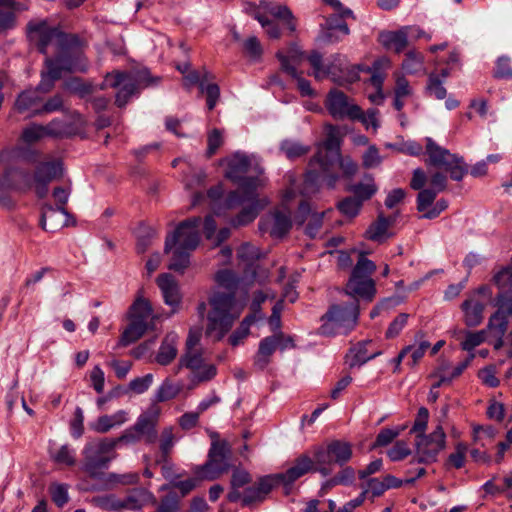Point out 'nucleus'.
<instances>
[{"instance_id": "nucleus-1", "label": "nucleus", "mask_w": 512, "mask_h": 512, "mask_svg": "<svg viewBox=\"0 0 512 512\" xmlns=\"http://www.w3.org/2000/svg\"><path fill=\"white\" fill-rule=\"evenodd\" d=\"M27 36L40 53L47 54L48 49L53 47L56 56L45 59L46 69L41 72V81L37 88L19 94L15 102L19 112L34 108L41 101L39 91L49 92L63 73L87 70L82 43L78 36L65 34L58 28L49 26L44 20L30 21L27 25Z\"/></svg>"}, {"instance_id": "nucleus-27", "label": "nucleus", "mask_w": 512, "mask_h": 512, "mask_svg": "<svg viewBox=\"0 0 512 512\" xmlns=\"http://www.w3.org/2000/svg\"><path fill=\"white\" fill-rule=\"evenodd\" d=\"M156 282L162 292L165 304L171 306L173 312H175L181 302V294L177 281L171 274L163 273L157 277Z\"/></svg>"}, {"instance_id": "nucleus-24", "label": "nucleus", "mask_w": 512, "mask_h": 512, "mask_svg": "<svg viewBox=\"0 0 512 512\" xmlns=\"http://www.w3.org/2000/svg\"><path fill=\"white\" fill-rule=\"evenodd\" d=\"M486 301L477 298V295H468L461 304L463 322L467 327H477L484 319Z\"/></svg>"}, {"instance_id": "nucleus-15", "label": "nucleus", "mask_w": 512, "mask_h": 512, "mask_svg": "<svg viewBox=\"0 0 512 512\" xmlns=\"http://www.w3.org/2000/svg\"><path fill=\"white\" fill-rule=\"evenodd\" d=\"M324 104L328 113L336 120L364 119L362 108L343 91L336 88L328 92Z\"/></svg>"}, {"instance_id": "nucleus-52", "label": "nucleus", "mask_w": 512, "mask_h": 512, "mask_svg": "<svg viewBox=\"0 0 512 512\" xmlns=\"http://www.w3.org/2000/svg\"><path fill=\"white\" fill-rule=\"evenodd\" d=\"M200 92L206 94L207 108L213 110L220 97V88L217 84H205L203 81L200 83Z\"/></svg>"}, {"instance_id": "nucleus-10", "label": "nucleus", "mask_w": 512, "mask_h": 512, "mask_svg": "<svg viewBox=\"0 0 512 512\" xmlns=\"http://www.w3.org/2000/svg\"><path fill=\"white\" fill-rule=\"evenodd\" d=\"M232 448L226 440H213L208 452L207 461L194 469L200 479L215 480L229 471Z\"/></svg>"}, {"instance_id": "nucleus-13", "label": "nucleus", "mask_w": 512, "mask_h": 512, "mask_svg": "<svg viewBox=\"0 0 512 512\" xmlns=\"http://www.w3.org/2000/svg\"><path fill=\"white\" fill-rule=\"evenodd\" d=\"M426 152L430 163L436 167L445 168L450 173L451 179L461 181L467 173V167L461 157L440 147L431 138L426 139Z\"/></svg>"}, {"instance_id": "nucleus-63", "label": "nucleus", "mask_w": 512, "mask_h": 512, "mask_svg": "<svg viewBox=\"0 0 512 512\" xmlns=\"http://www.w3.org/2000/svg\"><path fill=\"white\" fill-rule=\"evenodd\" d=\"M418 464L414 461V457L409 463L408 468L405 470L406 477L404 478V485H412L415 481L426 474V469L424 467H416Z\"/></svg>"}, {"instance_id": "nucleus-2", "label": "nucleus", "mask_w": 512, "mask_h": 512, "mask_svg": "<svg viewBox=\"0 0 512 512\" xmlns=\"http://www.w3.org/2000/svg\"><path fill=\"white\" fill-rule=\"evenodd\" d=\"M209 311L207 314V334L221 340L232 328L234 322L242 312L234 293H224L220 290L212 291L208 299Z\"/></svg>"}, {"instance_id": "nucleus-28", "label": "nucleus", "mask_w": 512, "mask_h": 512, "mask_svg": "<svg viewBox=\"0 0 512 512\" xmlns=\"http://www.w3.org/2000/svg\"><path fill=\"white\" fill-rule=\"evenodd\" d=\"M178 343L179 336L176 332L167 333L161 342L154 361L161 366L171 364L178 355Z\"/></svg>"}, {"instance_id": "nucleus-19", "label": "nucleus", "mask_w": 512, "mask_h": 512, "mask_svg": "<svg viewBox=\"0 0 512 512\" xmlns=\"http://www.w3.org/2000/svg\"><path fill=\"white\" fill-rule=\"evenodd\" d=\"M31 183L30 173L19 168L11 167L0 175V206L11 205L10 193L13 190H20L29 187Z\"/></svg>"}, {"instance_id": "nucleus-26", "label": "nucleus", "mask_w": 512, "mask_h": 512, "mask_svg": "<svg viewBox=\"0 0 512 512\" xmlns=\"http://www.w3.org/2000/svg\"><path fill=\"white\" fill-rule=\"evenodd\" d=\"M67 217L65 207L45 205L41 214V227L47 232L54 233L67 225Z\"/></svg>"}, {"instance_id": "nucleus-23", "label": "nucleus", "mask_w": 512, "mask_h": 512, "mask_svg": "<svg viewBox=\"0 0 512 512\" xmlns=\"http://www.w3.org/2000/svg\"><path fill=\"white\" fill-rule=\"evenodd\" d=\"M62 175V164L60 161H49L40 163L35 170L34 182L36 193L39 198H44L48 193V184Z\"/></svg>"}, {"instance_id": "nucleus-25", "label": "nucleus", "mask_w": 512, "mask_h": 512, "mask_svg": "<svg viewBox=\"0 0 512 512\" xmlns=\"http://www.w3.org/2000/svg\"><path fill=\"white\" fill-rule=\"evenodd\" d=\"M318 465L309 456L303 454L296 458L294 464L288 468L284 473L277 475L279 481L285 485H290L300 477L304 476L310 471H317Z\"/></svg>"}, {"instance_id": "nucleus-40", "label": "nucleus", "mask_w": 512, "mask_h": 512, "mask_svg": "<svg viewBox=\"0 0 512 512\" xmlns=\"http://www.w3.org/2000/svg\"><path fill=\"white\" fill-rule=\"evenodd\" d=\"M153 310L148 300L138 297L130 307V319L153 323Z\"/></svg>"}, {"instance_id": "nucleus-33", "label": "nucleus", "mask_w": 512, "mask_h": 512, "mask_svg": "<svg viewBox=\"0 0 512 512\" xmlns=\"http://www.w3.org/2000/svg\"><path fill=\"white\" fill-rule=\"evenodd\" d=\"M277 338L273 337V335L263 338L258 347L257 354L254 358V365L263 370L270 362V357L277 349L276 345Z\"/></svg>"}, {"instance_id": "nucleus-21", "label": "nucleus", "mask_w": 512, "mask_h": 512, "mask_svg": "<svg viewBox=\"0 0 512 512\" xmlns=\"http://www.w3.org/2000/svg\"><path fill=\"white\" fill-rule=\"evenodd\" d=\"M244 203H248V206L244 207L240 211V213L231 221V224L235 227L247 225L257 217V194L255 193L254 199L248 200L246 193H239V191H233L229 193L225 200L227 208H234Z\"/></svg>"}, {"instance_id": "nucleus-39", "label": "nucleus", "mask_w": 512, "mask_h": 512, "mask_svg": "<svg viewBox=\"0 0 512 512\" xmlns=\"http://www.w3.org/2000/svg\"><path fill=\"white\" fill-rule=\"evenodd\" d=\"M214 280L217 285L224 288V293H234L236 296L239 278L237 274L230 269H221L214 275Z\"/></svg>"}, {"instance_id": "nucleus-29", "label": "nucleus", "mask_w": 512, "mask_h": 512, "mask_svg": "<svg viewBox=\"0 0 512 512\" xmlns=\"http://www.w3.org/2000/svg\"><path fill=\"white\" fill-rule=\"evenodd\" d=\"M409 26H403L396 31H384L379 34V42L384 48L401 53L408 46Z\"/></svg>"}, {"instance_id": "nucleus-11", "label": "nucleus", "mask_w": 512, "mask_h": 512, "mask_svg": "<svg viewBox=\"0 0 512 512\" xmlns=\"http://www.w3.org/2000/svg\"><path fill=\"white\" fill-rule=\"evenodd\" d=\"M308 61L313 68V75L316 79L331 77L335 82H353L358 78V74L354 70H350L344 56L337 54L333 56L332 61L325 65L322 55L313 51L308 56Z\"/></svg>"}, {"instance_id": "nucleus-8", "label": "nucleus", "mask_w": 512, "mask_h": 512, "mask_svg": "<svg viewBox=\"0 0 512 512\" xmlns=\"http://www.w3.org/2000/svg\"><path fill=\"white\" fill-rule=\"evenodd\" d=\"M151 83L149 72L141 70L138 72H120L116 71L108 73L105 76L101 88L112 87L118 88L116 94L115 104L118 107H123L129 101V98L134 95L139 88L147 87Z\"/></svg>"}, {"instance_id": "nucleus-54", "label": "nucleus", "mask_w": 512, "mask_h": 512, "mask_svg": "<svg viewBox=\"0 0 512 512\" xmlns=\"http://www.w3.org/2000/svg\"><path fill=\"white\" fill-rule=\"evenodd\" d=\"M468 447L466 444L459 442L455 446V451L448 457V464L456 469H460L465 465Z\"/></svg>"}, {"instance_id": "nucleus-36", "label": "nucleus", "mask_w": 512, "mask_h": 512, "mask_svg": "<svg viewBox=\"0 0 512 512\" xmlns=\"http://www.w3.org/2000/svg\"><path fill=\"white\" fill-rule=\"evenodd\" d=\"M371 344V341H365L359 343L356 347L350 350L348 355V363L350 367L361 366L381 355V351H376L373 353H368L367 346Z\"/></svg>"}, {"instance_id": "nucleus-32", "label": "nucleus", "mask_w": 512, "mask_h": 512, "mask_svg": "<svg viewBox=\"0 0 512 512\" xmlns=\"http://www.w3.org/2000/svg\"><path fill=\"white\" fill-rule=\"evenodd\" d=\"M252 478L248 471L241 468H234L231 475L230 486L231 489L227 494V499L229 502H237L240 501L241 492L240 488L251 482Z\"/></svg>"}, {"instance_id": "nucleus-41", "label": "nucleus", "mask_w": 512, "mask_h": 512, "mask_svg": "<svg viewBox=\"0 0 512 512\" xmlns=\"http://www.w3.org/2000/svg\"><path fill=\"white\" fill-rule=\"evenodd\" d=\"M392 221L380 214L375 222H373L366 230V238L372 241L382 242Z\"/></svg>"}, {"instance_id": "nucleus-30", "label": "nucleus", "mask_w": 512, "mask_h": 512, "mask_svg": "<svg viewBox=\"0 0 512 512\" xmlns=\"http://www.w3.org/2000/svg\"><path fill=\"white\" fill-rule=\"evenodd\" d=\"M158 422V415L155 414H141L133 427L137 434L146 444H154L158 438L156 429Z\"/></svg>"}, {"instance_id": "nucleus-4", "label": "nucleus", "mask_w": 512, "mask_h": 512, "mask_svg": "<svg viewBox=\"0 0 512 512\" xmlns=\"http://www.w3.org/2000/svg\"><path fill=\"white\" fill-rule=\"evenodd\" d=\"M263 168L255 156L235 153L228 161L226 177L238 185L239 193H246L247 199L255 198V191L261 184Z\"/></svg>"}, {"instance_id": "nucleus-22", "label": "nucleus", "mask_w": 512, "mask_h": 512, "mask_svg": "<svg viewBox=\"0 0 512 512\" xmlns=\"http://www.w3.org/2000/svg\"><path fill=\"white\" fill-rule=\"evenodd\" d=\"M303 53L296 49L290 51V55H284L282 52L277 53V58L281 63L282 70L297 80L298 89L303 96H311L313 90L310 82L303 77L297 71V65H299Z\"/></svg>"}, {"instance_id": "nucleus-62", "label": "nucleus", "mask_w": 512, "mask_h": 512, "mask_svg": "<svg viewBox=\"0 0 512 512\" xmlns=\"http://www.w3.org/2000/svg\"><path fill=\"white\" fill-rule=\"evenodd\" d=\"M84 414L80 407H76L74 418L70 423V431L73 438L78 439L84 433Z\"/></svg>"}, {"instance_id": "nucleus-64", "label": "nucleus", "mask_w": 512, "mask_h": 512, "mask_svg": "<svg viewBox=\"0 0 512 512\" xmlns=\"http://www.w3.org/2000/svg\"><path fill=\"white\" fill-rule=\"evenodd\" d=\"M429 419V411L425 407H420L416 416V419L414 421V424L411 428V433L418 434H424L427 423Z\"/></svg>"}, {"instance_id": "nucleus-12", "label": "nucleus", "mask_w": 512, "mask_h": 512, "mask_svg": "<svg viewBox=\"0 0 512 512\" xmlns=\"http://www.w3.org/2000/svg\"><path fill=\"white\" fill-rule=\"evenodd\" d=\"M445 444L446 434L441 424L428 435H416L414 461L418 464L434 463L439 452L445 448Z\"/></svg>"}, {"instance_id": "nucleus-61", "label": "nucleus", "mask_w": 512, "mask_h": 512, "mask_svg": "<svg viewBox=\"0 0 512 512\" xmlns=\"http://www.w3.org/2000/svg\"><path fill=\"white\" fill-rule=\"evenodd\" d=\"M154 376L151 373L144 375L143 377H137L130 381L129 388L137 394L146 392L152 385Z\"/></svg>"}, {"instance_id": "nucleus-38", "label": "nucleus", "mask_w": 512, "mask_h": 512, "mask_svg": "<svg viewBox=\"0 0 512 512\" xmlns=\"http://www.w3.org/2000/svg\"><path fill=\"white\" fill-rule=\"evenodd\" d=\"M50 457L59 465L74 466L77 462L76 450L69 444H64L56 449H50Z\"/></svg>"}, {"instance_id": "nucleus-59", "label": "nucleus", "mask_w": 512, "mask_h": 512, "mask_svg": "<svg viewBox=\"0 0 512 512\" xmlns=\"http://www.w3.org/2000/svg\"><path fill=\"white\" fill-rule=\"evenodd\" d=\"M50 494L53 502L58 507H63L69 500L68 487L65 484H54L50 487Z\"/></svg>"}, {"instance_id": "nucleus-17", "label": "nucleus", "mask_w": 512, "mask_h": 512, "mask_svg": "<svg viewBox=\"0 0 512 512\" xmlns=\"http://www.w3.org/2000/svg\"><path fill=\"white\" fill-rule=\"evenodd\" d=\"M201 222L200 217H192L181 222L173 233L167 236L164 247L165 253H169L174 246L192 251L196 249L200 241L199 227Z\"/></svg>"}, {"instance_id": "nucleus-6", "label": "nucleus", "mask_w": 512, "mask_h": 512, "mask_svg": "<svg viewBox=\"0 0 512 512\" xmlns=\"http://www.w3.org/2000/svg\"><path fill=\"white\" fill-rule=\"evenodd\" d=\"M358 317L359 304L356 299L348 304L332 305L321 317V321L323 322L320 326L321 334L346 335L355 328Z\"/></svg>"}, {"instance_id": "nucleus-43", "label": "nucleus", "mask_w": 512, "mask_h": 512, "mask_svg": "<svg viewBox=\"0 0 512 512\" xmlns=\"http://www.w3.org/2000/svg\"><path fill=\"white\" fill-rule=\"evenodd\" d=\"M402 69L408 74H417L423 71L424 56L415 50L407 52L402 62Z\"/></svg>"}, {"instance_id": "nucleus-5", "label": "nucleus", "mask_w": 512, "mask_h": 512, "mask_svg": "<svg viewBox=\"0 0 512 512\" xmlns=\"http://www.w3.org/2000/svg\"><path fill=\"white\" fill-rule=\"evenodd\" d=\"M493 280L499 290L496 297L498 309L490 316L485 330L493 336H504L508 328V316H512V267L501 269Z\"/></svg>"}, {"instance_id": "nucleus-37", "label": "nucleus", "mask_w": 512, "mask_h": 512, "mask_svg": "<svg viewBox=\"0 0 512 512\" xmlns=\"http://www.w3.org/2000/svg\"><path fill=\"white\" fill-rule=\"evenodd\" d=\"M53 125L54 123H48L47 125L31 124L23 130L21 139L27 144H32L44 138L46 134L59 133L52 130Z\"/></svg>"}, {"instance_id": "nucleus-20", "label": "nucleus", "mask_w": 512, "mask_h": 512, "mask_svg": "<svg viewBox=\"0 0 512 512\" xmlns=\"http://www.w3.org/2000/svg\"><path fill=\"white\" fill-rule=\"evenodd\" d=\"M292 226L290 211L286 208L275 209L259 221V230L273 238H282Z\"/></svg>"}, {"instance_id": "nucleus-58", "label": "nucleus", "mask_w": 512, "mask_h": 512, "mask_svg": "<svg viewBox=\"0 0 512 512\" xmlns=\"http://www.w3.org/2000/svg\"><path fill=\"white\" fill-rule=\"evenodd\" d=\"M175 442L173 427H166L163 429L160 437V450L164 458L168 456L172 450Z\"/></svg>"}, {"instance_id": "nucleus-57", "label": "nucleus", "mask_w": 512, "mask_h": 512, "mask_svg": "<svg viewBox=\"0 0 512 512\" xmlns=\"http://www.w3.org/2000/svg\"><path fill=\"white\" fill-rule=\"evenodd\" d=\"M237 256L244 262H253L260 258V250L250 243H243L237 250Z\"/></svg>"}, {"instance_id": "nucleus-31", "label": "nucleus", "mask_w": 512, "mask_h": 512, "mask_svg": "<svg viewBox=\"0 0 512 512\" xmlns=\"http://www.w3.org/2000/svg\"><path fill=\"white\" fill-rule=\"evenodd\" d=\"M347 190L363 203L372 198L378 191V187L374 177L371 174H365L360 182L349 185Z\"/></svg>"}, {"instance_id": "nucleus-53", "label": "nucleus", "mask_w": 512, "mask_h": 512, "mask_svg": "<svg viewBox=\"0 0 512 512\" xmlns=\"http://www.w3.org/2000/svg\"><path fill=\"white\" fill-rule=\"evenodd\" d=\"M486 330L476 332L467 331L465 340L461 343L463 350L473 353L475 347L479 346L485 341Z\"/></svg>"}, {"instance_id": "nucleus-51", "label": "nucleus", "mask_w": 512, "mask_h": 512, "mask_svg": "<svg viewBox=\"0 0 512 512\" xmlns=\"http://www.w3.org/2000/svg\"><path fill=\"white\" fill-rule=\"evenodd\" d=\"M427 92L438 100L446 97L447 91L443 86L442 80L438 74L431 73L428 77Z\"/></svg>"}, {"instance_id": "nucleus-47", "label": "nucleus", "mask_w": 512, "mask_h": 512, "mask_svg": "<svg viewBox=\"0 0 512 512\" xmlns=\"http://www.w3.org/2000/svg\"><path fill=\"white\" fill-rule=\"evenodd\" d=\"M269 13L274 16L275 18H278L282 21H284L287 24L288 29L291 32H294L296 30V19L292 13V11L285 5H276L269 9Z\"/></svg>"}, {"instance_id": "nucleus-35", "label": "nucleus", "mask_w": 512, "mask_h": 512, "mask_svg": "<svg viewBox=\"0 0 512 512\" xmlns=\"http://www.w3.org/2000/svg\"><path fill=\"white\" fill-rule=\"evenodd\" d=\"M390 66L391 61L387 57H382L375 60L372 66L368 68V72L371 74L369 82L375 89H382Z\"/></svg>"}, {"instance_id": "nucleus-42", "label": "nucleus", "mask_w": 512, "mask_h": 512, "mask_svg": "<svg viewBox=\"0 0 512 512\" xmlns=\"http://www.w3.org/2000/svg\"><path fill=\"white\" fill-rule=\"evenodd\" d=\"M182 387L180 384L174 383L170 378H166L158 387L155 393L157 402H166L174 399L181 392Z\"/></svg>"}, {"instance_id": "nucleus-49", "label": "nucleus", "mask_w": 512, "mask_h": 512, "mask_svg": "<svg viewBox=\"0 0 512 512\" xmlns=\"http://www.w3.org/2000/svg\"><path fill=\"white\" fill-rule=\"evenodd\" d=\"M66 89L71 93L77 94L79 97L84 98L93 93L94 87L92 84L84 82L80 78H71L65 83Z\"/></svg>"}, {"instance_id": "nucleus-18", "label": "nucleus", "mask_w": 512, "mask_h": 512, "mask_svg": "<svg viewBox=\"0 0 512 512\" xmlns=\"http://www.w3.org/2000/svg\"><path fill=\"white\" fill-rule=\"evenodd\" d=\"M153 500V494L147 489L135 488L123 498L108 496L105 499L104 506L106 510L111 512L134 511L141 509Z\"/></svg>"}, {"instance_id": "nucleus-9", "label": "nucleus", "mask_w": 512, "mask_h": 512, "mask_svg": "<svg viewBox=\"0 0 512 512\" xmlns=\"http://www.w3.org/2000/svg\"><path fill=\"white\" fill-rule=\"evenodd\" d=\"M376 270V264L361 253L346 286V293L372 301L376 294L375 281L371 275Z\"/></svg>"}, {"instance_id": "nucleus-44", "label": "nucleus", "mask_w": 512, "mask_h": 512, "mask_svg": "<svg viewBox=\"0 0 512 512\" xmlns=\"http://www.w3.org/2000/svg\"><path fill=\"white\" fill-rule=\"evenodd\" d=\"M173 248L174 251L169 269L183 273L190 263V252L192 250H186L179 246H174Z\"/></svg>"}, {"instance_id": "nucleus-48", "label": "nucleus", "mask_w": 512, "mask_h": 512, "mask_svg": "<svg viewBox=\"0 0 512 512\" xmlns=\"http://www.w3.org/2000/svg\"><path fill=\"white\" fill-rule=\"evenodd\" d=\"M405 429V426H397L395 428H384L382 429L373 444V447H384L389 445L396 439L400 433Z\"/></svg>"}, {"instance_id": "nucleus-50", "label": "nucleus", "mask_w": 512, "mask_h": 512, "mask_svg": "<svg viewBox=\"0 0 512 512\" xmlns=\"http://www.w3.org/2000/svg\"><path fill=\"white\" fill-rule=\"evenodd\" d=\"M362 204L363 203L353 195V197H346L338 202L337 208L343 215L355 217L359 213Z\"/></svg>"}, {"instance_id": "nucleus-3", "label": "nucleus", "mask_w": 512, "mask_h": 512, "mask_svg": "<svg viewBox=\"0 0 512 512\" xmlns=\"http://www.w3.org/2000/svg\"><path fill=\"white\" fill-rule=\"evenodd\" d=\"M340 137L338 129L329 126L323 147L319 148L317 154L310 161V166H319V171L309 170L305 176L306 187L316 183L321 177L326 180L329 188H333L338 180V175L331 172L334 163L339 160Z\"/></svg>"}, {"instance_id": "nucleus-56", "label": "nucleus", "mask_w": 512, "mask_h": 512, "mask_svg": "<svg viewBox=\"0 0 512 512\" xmlns=\"http://www.w3.org/2000/svg\"><path fill=\"white\" fill-rule=\"evenodd\" d=\"M494 77L499 79H512V67L508 56H501L497 59Z\"/></svg>"}, {"instance_id": "nucleus-16", "label": "nucleus", "mask_w": 512, "mask_h": 512, "mask_svg": "<svg viewBox=\"0 0 512 512\" xmlns=\"http://www.w3.org/2000/svg\"><path fill=\"white\" fill-rule=\"evenodd\" d=\"M182 368L190 370L192 381L197 383L210 381L217 374L216 366L208 361L204 349L198 351H184L179 359L175 374Z\"/></svg>"}, {"instance_id": "nucleus-45", "label": "nucleus", "mask_w": 512, "mask_h": 512, "mask_svg": "<svg viewBox=\"0 0 512 512\" xmlns=\"http://www.w3.org/2000/svg\"><path fill=\"white\" fill-rule=\"evenodd\" d=\"M163 476L167 479H171L173 487L178 489L182 495L188 494L198 485L199 481L202 480L195 474V477L193 478H188L182 481H174L172 478L171 469L166 466H163Z\"/></svg>"}, {"instance_id": "nucleus-34", "label": "nucleus", "mask_w": 512, "mask_h": 512, "mask_svg": "<svg viewBox=\"0 0 512 512\" xmlns=\"http://www.w3.org/2000/svg\"><path fill=\"white\" fill-rule=\"evenodd\" d=\"M151 324L152 323L142 320L130 319L129 325L126 327L120 337L119 344L122 346H127L136 342L144 335Z\"/></svg>"}, {"instance_id": "nucleus-14", "label": "nucleus", "mask_w": 512, "mask_h": 512, "mask_svg": "<svg viewBox=\"0 0 512 512\" xmlns=\"http://www.w3.org/2000/svg\"><path fill=\"white\" fill-rule=\"evenodd\" d=\"M352 457V446L344 441H331L326 447H321L315 452V462L318 465L317 472L328 476L332 469L331 464L345 465Z\"/></svg>"}, {"instance_id": "nucleus-60", "label": "nucleus", "mask_w": 512, "mask_h": 512, "mask_svg": "<svg viewBox=\"0 0 512 512\" xmlns=\"http://www.w3.org/2000/svg\"><path fill=\"white\" fill-rule=\"evenodd\" d=\"M437 191H434L433 189H421L417 196V209L420 212H424L427 210L428 207L432 205L434 202Z\"/></svg>"}, {"instance_id": "nucleus-55", "label": "nucleus", "mask_w": 512, "mask_h": 512, "mask_svg": "<svg viewBox=\"0 0 512 512\" xmlns=\"http://www.w3.org/2000/svg\"><path fill=\"white\" fill-rule=\"evenodd\" d=\"M410 454L411 450L404 441H397L387 452L389 459L393 462L401 461Z\"/></svg>"}, {"instance_id": "nucleus-7", "label": "nucleus", "mask_w": 512, "mask_h": 512, "mask_svg": "<svg viewBox=\"0 0 512 512\" xmlns=\"http://www.w3.org/2000/svg\"><path fill=\"white\" fill-rule=\"evenodd\" d=\"M115 441L112 438H98L88 441L83 450L81 469L91 478H98L100 471L108 467L116 457Z\"/></svg>"}, {"instance_id": "nucleus-46", "label": "nucleus", "mask_w": 512, "mask_h": 512, "mask_svg": "<svg viewBox=\"0 0 512 512\" xmlns=\"http://www.w3.org/2000/svg\"><path fill=\"white\" fill-rule=\"evenodd\" d=\"M280 149L285 153L287 158L295 159L307 154L310 150L309 146H305L297 141L284 140L280 144Z\"/></svg>"}]
</instances>
